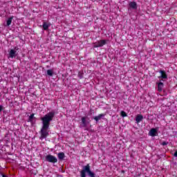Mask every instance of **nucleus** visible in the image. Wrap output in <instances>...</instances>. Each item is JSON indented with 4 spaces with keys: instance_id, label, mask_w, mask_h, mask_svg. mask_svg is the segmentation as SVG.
I'll use <instances>...</instances> for the list:
<instances>
[{
    "instance_id": "f257e3e1",
    "label": "nucleus",
    "mask_w": 177,
    "mask_h": 177,
    "mask_svg": "<svg viewBox=\"0 0 177 177\" xmlns=\"http://www.w3.org/2000/svg\"><path fill=\"white\" fill-rule=\"evenodd\" d=\"M55 117V112H49L44 117L41 118L42 121V127H47L49 128V125L50 124V121L53 120Z\"/></svg>"
},
{
    "instance_id": "f03ea898",
    "label": "nucleus",
    "mask_w": 177,
    "mask_h": 177,
    "mask_svg": "<svg viewBox=\"0 0 177 177\" xmlns=\"http://www.w3.org/2000/svg\"><path fill=\"white\" fill-rule=\"evenodd\" d=\"M86 172L90 177H95V174L91 171V166H89V165L83 167L80 173L81 177H86Z\"/></svg>"
},
{
    "instance_id": "7ed1b4c3",
    "label": "nucleus",
    "mask_w": 177,
    "mask_h": 177,
    "mask_svg": "<svg viewBox=\"0 0 177 177\" xmlns=\"http://www.w3.org/2000/svg\"><path fill=\"white\" fill-rule=\"evenodd\" d=\"M40 133H41L40 139L41 140L42 139H46V138L49 136V127L46 126H42Z\"/></svg>"
},
{
    "instance_id": "20e7f679",
    "label": "nucleus",
    "mask_w": 177,
    "mask_h": 177,
    "mask_svg": "<svg viewBox=\"0 0 177 177\" xmlns=\"http://www.w3.org/2000/svg\"><path fill=\"white\" fill-rule=\"evenodd\" d=\"M91 123V119H89V118H88V116H84L82 118V127H83L84 128H86V130H88V126L89 125V124Z\"/></svg>"
},
{
    "instance_id": "39448f33",
    "label": "nucleus",
    "mask_w": 177,
    "mask_h": 177,
    "mask_svg": "<svg viewBox=\"0 0 177 177\" xmlns=\"http://www.w3.org/2000/svg\"><path fill=\"white\" fill-rule=\"evenodd\" d=\"M106 40H100L93 43V48H102L104 45H106Z\"/></svg>"
},
{
    "instance_id": "423d86ee",
    "label": "nucleus",
    "mask_w": 177,
    "mask_h": 177,
    "mask_svg": "<svg viewBox=\"0 0 177 177\" xmlns=\"http://www.w3.org/2000/svg\"><path fill=\"white\" fill-rule=\"evenodd\" d=\"M46 160L48 162H53V163L57 162V158H56V157L52 155H47L46 156Z\"/></svg>"
},
{
    "instance_id": "0eeeda50",
    "label": "nucleus",
    "mask_w": 177,
    "mask_h": 177,
    "mask_svg": "<svg viewBox=\"0 0 177 177\" xmlns=\"http://www.w3.org/2000/svg\"><path fill=\"white\" fill-rule=\"evenodd\" d=\"M159 73H160V76L158 78H161L162 80H167L168 78V75H167V72L165 71H160Z\"/></svg>"
},
{
    "instance_id": "6e6552de",
    "label": "nucleus",
    "mask_w": 177,
    "mask_h": 177,
    "mask_svg": "<svg viewBox=\"0 0 177 177\" xmlns=\"http://www.w3.org/2000/svg\"><path fill=\"white\" fill-rule=\"evenodd\" d=\"M17 56V52L14 49H11L9 52V57H11V59H13V57H16Z\"/></svg>"
},
{
    "instance_id": "1a4fd4ad",
    "label": "nucleus",
    "mask_w": 177,
    "mask_h": 177,
    "mask_svg": "<svg viewBox=\"0 0 177 177\" xmlns=\"http://www.w3.org/2000/svg\"><path fill=\"white\" fill-rule=\"evenodd\" d=\"M129 6L131 9H133V10H136V9H138V4L135 1H131L129 3Z\"/></svg>"
},
{
    "instance_id": "9d476101",
    "label": "nucleus",
    "mask_w": 177,
    "mask_h": 177,
    "mask_svg": "<svg viewBox=\"0 0 177 177\" xmlns=\"http://www.w3.org/2000/svg\"><path fill=\"white\" fill-rule=\"evenodd\" d=\"M157 129H151L150 131H149V136H157Z\"/></svg>"
},
{
    "instance_id": "9b49d317",
    "label": "nucleus",
    "mask_w": 177,
    "mask_h": 177,
    "mask_svg": "<svg viewBox=\"0 0 177 177\" xmlns=\"http://www.w3.org/2000/svg\"><path fill=\"white\" fill-rule=\"evenodd\" d=\"M143 120V115H137L136 117V124H139Z\"/></svg>"
},
{
    "instance_id": "f8f14e48",
    "label": "nucleus",
    "mask_w": 177,
    "mask_h": 177,
    "mask_svg": "<svg viewBox=\"0 0 177 177\" xmlns=\"http://www.w3.org/2000/svg\"><path fill=\"white\" fill-rule=\"evenodd\" d=\"M162 88H164V83H162V82H160L159 83H158V92L162 91Z\"/></svg>"
},
{
    "instance_id": "ddd939ff",
    "label": "nucleus",
    "mask_w": 177,
    "mask_h": 177,
    "mask_svg": "<svg viewBox=\"0 0 177 177\" xmlns=\"http://www.w3.org/2000/svg\"><path fill=\"white\" fill-rule=\"evenodd\" d=\"M103 117H104V115L103 114H100L97 116L94 117V120L96 121V122L100 121V120H102V118H103Z\"/></svg>"
},
{
    "instance_id": "4468645a",
    "label": "nucleus",
    "mask_w": 177,
    "mask_h": 177,
    "mask_svg": "<svg viewBox=\"0 0 177 177\" xmlns=\"http://www.w3.org/2000/svg\"><path fill=\"white\" fill-rule=\"evenodd\" d=\"M12 20H13V16L10 17V18L8 19L7 22H6V26L9 27L10 24H12Z\"/></svg>"
},
{
    "instance_id": "2eb2a0df",
    "label": "nucleus",
    "mask_w": 177,
    "mask_h": 177,
    "mask_svg": "<svg viewBox=\"0 0 177 177\" xmlns=\"http://www.w3.org/2000/svg\"><path fill=\"white\" fill-rule=\"evenodd\" d=\"M49 24H47L46 22L43 23V30H45L46 31L49 28Z\"/></svg>"
},
{
    "instance_id": "dca6fc26",
    "label": "nucleus",
    "mask_w": 177,
    "mask_h": 177,
    "mask_svg": "<svg viewBox=\"0 0 177 177\" xmlns=\"http://www.w3.org/2000/svg\"><path fill=\"white\" fill-rule=\"evenodd\" d=\"M47 75H49V77H53V70L52 69L47 70Z\"/></svg>"
},
{
    "instance_id": "f3484780",
    "label": "nucleus",
    "mask_w": 177,
    "mask_h": 177,
    "mask_svg": "<svg viewBox=\"0 0 177 177\" xmlns=\"http://www.w3.org/2000/svg\"><path fill=\"white\" fill-rule=\"evenodd\" d=\"M58 158L59 160H63V158H64V153H58Z\"/></svg>"
},
{
    "instance_id": "a211bd4d",
    "label": "nucleus",
    "mask_w": 177,
    "mask_h": 177,
    "mask_svg": "<svg viewBox=\"0 0 177 177\" xmlns=\"http://www.w3.org/2000/svg\"><path fill=\"white\" fill-rule=\"evenodd\" d=\"M32 120H34V114H32L29 116V120L30 122H32Z\"/></svg>"
},
{
    "instance_id": "6ab92c4d",
    "label": "nucleus",
    "mask_w": 177,
    "mask_h": 177,
    "mask_svg": "<svg viewBox=\"0 0 177 177\" xmlns=\"http://www.w3.org/2000/svg\"><path fill=\"white\" fill-rule=\"evenodd\" d=\"M78 77H79V78H84V74L83 73H82L81 72H79V73H78Z\"/></svg>"
},
{
    "instance_id": "aec40b11",
    "label": "nucleus",
    "mask_w": 177,
    "mask_h": 177,
    "mask_svg": "<svg viewBox=\"0 0 177 177\" xmlns=\"http://www.w3.org/2000/svg\"><path fill=\"white\" fill-rule=\"evenodd\" d=\"M120 115L122 117H127V113H125V111L120 112Z\"/></svg>"
},
{
    "instance_id": "412c9836",
    "label": "nucleus",
    "mask_w": 177,
    "mask_h": 177,
    "mask_svg": "<svg viewBox=\"0 0 177 177\" xmlns=\"http://www.w3.org/2000/svg\"><path fill=\"white\" fill-rule=\"evenodd\" d=\"M5 110V107L3 105H0V111Z\"/></svg>"
},
{
    "instance_id": "4be33fe9",
    "label": "nucleus",
    "mask_w": 177,
    "mask_h": 177,
    "mask_svg": "<svg viewBox=\"0 0 177 177\" xmlns=\"http://www.w3.org/2000/svg\"><path fill=\"white\" fill-rule=\"evenodd\" d=\"M167 145H168V142H162V146H167Z\"/></svg>"
},
{
    "instance_id": "5701e85b",
    "label": "nucleus",
    "mask_w": 177,
    "mask_h": 177,
    "mask_svg": "<svg viewBox=\"0 0 177 177\" xmlns=\"http://www.w3.org/2000/svg\"><path fill=\"white\" fill-rule=\"evenodd\" d=\"M14 50H15V51H16V50H19V47L15 46V48H14Z\"/></svg>"
},
{
    "instance_id": "b1692460",
    "label": "nucleus",
    "mask_w": 177,
    "mask_h": 177,
    "mask_svg": "<svg viewBox=\"0 0 177 177\" xmlns=\"http://www.w3.org/2000/svg\"><path fill=\"white\" fill-rule=\"evenodd\" d=\"M174 157H177V151L174 153Z\"/></svg>"
},
{
    "instance_id": "393cba45",
    "label": "nucleus",
    "mask_w": 177,
    "mask_h": 177,
    "mask_svg": "<svg viewBox=\"0 0 177 177\" xmlns=\"http://www.w3.org/2000/svg\"><path fill=\"white\" fill-rule=\"evenodd\" d=\"M32 95H33V96H35V93H32Z\"/></svg>"
}]
</instances>
